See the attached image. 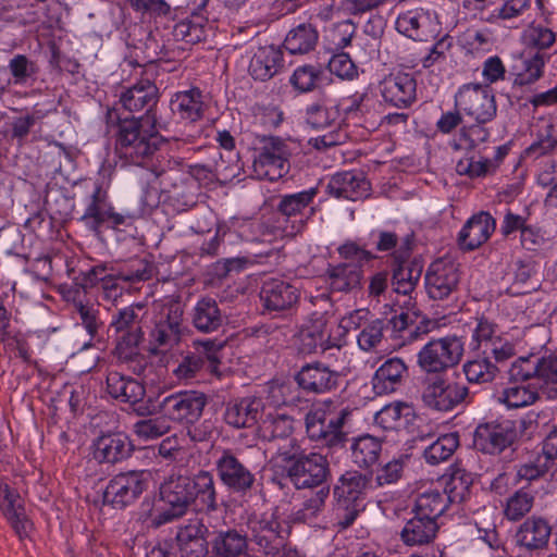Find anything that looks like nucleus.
<instances>
[{"label":"nucleus","mask_w":557,"mask_h":557,"mask_svg":"<svg viewBox=\"0 0 557 557\" xmlns=\"http://www.w3.org/2000/svg\"><path fill=\"white\" fill-rule=\"evenodd\" d=\"M161 140L146 117L120 120L115 134V151L120 158L135 165H148L159 152Z\"/></svg>","instance_id":"1"},{"label":"nucleus","mask_w":557,"mask_h":557,"mask_svg":"<svg viewBox=\"0 0 557 557\" xmlns=\"http://www.w3.org/2000/svg\"><path fill=\"white\" fill-rule=\"evenodd\" d=\"M346 409H337L331 401L315 405L306 414L308 436L327 446H336L345 438L343 425L348 416Z\"/></svg>","instance_id":"2"},{"label":"nucleus","mask_w":557,"mask_h":557,"mask_svg":"<svg viewBox=\"0 0 557 557\" xmlns=\"http://www.w3.org/2000/svg\"><path fill=\"white\" fill-rule=\"evenodd\" d=\"M463 343L456 335L428 342L417 355V364L425 373H440L459 363Z\"/></svg>","instance_id":"3"},{"label":"nucleus","mask_w":557,"mask_h":557,"mask_svg":"<svg viewBox=\"0 0 557 557\" xmlns=\"http://www.w3.org/2000/svg\"><path fill=\"white\" fill-rule=\"evenodd\" d=\"M290 149L288 144L278 137H265L262 140L252 163L253 175L258 180L276 181L287 174Z\"/></svg>","instance_id":"4"},{"label":"nucleus","mask_w":557,"mask_h":557,"mask_svg":"<svg viewBox=\"0 0 557 557\" xmlns=\"http://www.w3.org/2000/svg\"><path fill=\"white\" fill-rule=\"evenodd\" d=\"M189 476L171 475L160 486V500L163 503V510L154 516L151 523L154 527L169 523L185 515L193 503V494L189 491Z\"/></svg>","instance_id":"5"},{"label":"nucleus","mask_w":557,"mask_h":557,"mask_svg":"<svg viewBox=\"0 0 557 557\" xmlns=\"http://www.w3.org/2000/svg\"><path fill=\"white\" fill-rule=\"evenodd\" d=\"M455 108L479 124L491 122L497 113L493 90L480 84L461 86L455 96Z\"/></svg>","instance_id":"6"},{"label":"nucleus","mask_w":557,"mask_h":557,"mask_svg":"<svg viewBox=\"0 0 557 557\" xmlns=\"http://www.w3.org/2000/svg\"><path fill=\"white\" fill-rule=\"evenodd\" d=\"M184 311L180 304L163 306L149 334V350L159 354L177 345L183 334Z\"/></svg>","instance_id":"7"},{"label":"nucleus","mask_w":557,"mask_h":557,"mask_svg":"<svg viewBox=\"0 0 557 557\" xmlns=\"http://www.w3.org/2000/svg\"><path fill=\"white\" fill-rule=\"evenodd\" d=\"M337 321L327 312L311 313L299 332L300 349L306 354L318 349L339 348V338L332 334Z\"/></svg>","instance_id":"8"},{"label":"nucleus","mask_w":557,"mask_h":557,"mask_svg":"<svg viewBox=\"0 0 557 557\" xmlns=\"http://www.w3.org/2000/svg\"><path fill=\"white\" fill-rule=\"evenodd\" d=\"M143 310L144 306L141 304H133L119 310L111 321V327L121 334L117 350L125 358L136 354L138 345L144 339L140 325Z\"/></svg>","instance_id":"9"},{"label":"nucleus","mask_w":557,"mask_h":557,"mask_svg":"<svg viewBox=\"0 0 557 557\" xmlns=\"http://www.w3.org/2000/svg\"><path fill=\"white\" fill-rule=\"evenodd\" d=\"M469 394L466 384L444 377L429 380L422 392L424 405L438 411H450L465 401Z\"/></svg>","instance_id":"10"},{"label":"nucleus","mask_w":557,"mask_h":557,"mask_svg":"<svg viewBox=\"0 0 557 557\" xmlns=\"http://www.w3.org/2000/svg\"><path fill=\"white\" fill-rule=\"evenodd\" d=\"M148 479L149 473L146 471H129L116 474L110 480L104 490V503L117 508L134 503L147 490Z\"/></svg>","instance_id":"11"},{"label":"nucleus","mask_w":557,"mask_h":557,"mask_svg":"<svg viewBox=\"0 0 557 557\" xmlns=\"http://www.w3.org/2000/svg\"><path fill=\"white\" fill-rule=\"evenodd\" d=\"M207 404L203 393L185 391L166 396L160 404L163 414L169 421L194 423L202 414Z\"/></svg>","instance_id":"12"},{"label":"nucleus","mask_w":557,"mask_h":557,"mask_svg":"<svg viewBox=\"0 0 557 557\" xmlns=\"http://www.w3.org/2000/svg\"><path fill=\"white\" fill-rule=\"evenodd\" d=\"M285 470L296 488L319 486L330 473L326 457L318 453L302 455L295 462L285 466Z\"/></svg>","instance_id":"13"},{"label":"nucleus","mask_w":557,"mask_h":557,"mask_svg":"<svg viewBox=\"0 0 557 557\" xmlns=\"http://www.w3.org/2000/svg\"><path fill=\"white\" fill-rule=\"evenodd\" d=\"M251 530L256 544L268 555L278 552L289 534L288 525L277 509L263 513L252 522Z\"/></svg>","instance_id":"14"},{"label":"nucleus","mask_w":557,"mask_h":557,"mask_svg":"<svg viewBox=\"0 0 557 557\" xmlns=\"http://www.w3.org/2000/svg\"><path fill=\"white\" fill-rule=\"evenodd\" d=\"M214 465L219 479L228 488L246 493L252 487L255 475L231 449H221Z\"/></svg>","instance_id":"15"},{"label":"nucleus","mask_w":557,"mask_h":557,"mask_svg":"<svg viewBox=\"0 0 557 557\" xmlns=\"http://www.w3.org/2000/svg\"><path fill=\"white\" fill-rule=\"evenodd\" d=\"M458 282V268L446 258L433 261L425 274V288L432 299L447 298L456 289Z\"/></svg>","instance_id":"16"},{"label":"nucleus","mask_w":557,"mask_h":557,"mask_svg":"<svg viewBox=\"0 0 557 557\" xmlns=\"http://www.w3.org/2000/svg\"><path fill=\"white\" fill-rule=\"evenodd\" d=\"M395 25L400 34L417 41H429L440 32L436 17L423 9H413L399 14Z\"/></svg>","instance_id":"17"},{"label":"nucleus","mask_w":557,"mask_h":557,"mask_svg":"<svg viewBox=\"0 0 557 557\" xmlns=\"http://www.w3.org/2000/svg\"><path fill=\"white\" fill-rule=\"evenodd\" d=\"M173 117L185 124H194L203 119L208 109L206 97L198 87L174 92L169 101Z\"/></svg>","instance_id":"18"},{"label":"nucleus","mask_w":557,"mask_h":557,"mask_svg":"<svg viewBox=\"0 0 557 557\" xmlns=\"http://www.w3.org/2000/svg\"><path fill=\"white\" fill-rule=\"evenodd\" d=\"M417 84L410 73L393 72L380 84V92L386 103L407 108L416 100Z\"/></svg>","instance_id":"19"},{"label":"nucleus","mask_w":557,"mask_h":557,"mask_svg":"<svg viewBox=\"0 0 557 557\" xmlns=\"http://www.w3.org/2000/svg\"><path fill=\"white\" fill-rule=\"evenodd\" d=\"M496 221L486 211L473 214L462 226L458 234L459 247L465 251H472L486 243L495 232Z\"/></svg>","instance_id":"20"},{"label":"nucleus","mask_w":557,"mask_h":557,"mask_svg":"<svg viewBox=\"0 0 557 557\" xmlns=\"http://www.w3.org/2000/svg\"><path fill=\"white\" fill-rule=\"evenodd\" d=\"M154 176L161 191H170L183 185L189 175L184 165L166 154L158 152L148 165H145Z\"/></svg>","instance_id":"21"},{"label":"nucleus","mask_w":557,"mask_h":557,"mask_svg":"<svg viewBox=\"0 0 557 557\" xmlns=\"http://www.w3.org/2000/svg\"><path fill=\"white\" fill-rule=\"evenodd\" d=\"M299 297L296 286L280 278L265 281L260 292V299L268 311L288 310L298 302Z\"/></svg>","instance_id":"22"},{"label":"nucleus","mask_w":557,"mask_h":557,"mask_svg":"<svg viewBox=\"0 0 557 557\" xmlns=\"http://www.w3.org/2000/svg\"><path fill=\"white\" fill-rule=\"evenodd\" d=\"M513 440V431L506 424L487 422L478 425L474 432V445L486 454H498Z\"/></svg>","instance_id":"23"},{"label":"nucleus","mask_w":557,"mask_h":557,"mask_svg":"<svg viewBox=\"0 0 557 557\" xmlns=\"http://www.w3.org/2000/svg\"><path fill=\"white\" fill-rule=\"evenodd\" d=\"M82 220L94 232H99L101 225L106 222H110L113 226L125 223V216L115 212L113 206L104 196H101V188L99 186L95 189Z\"/></svg>","instance_id":"24"},{"label":"nucleus","mask_w":557,"mask_h":557,"mask_svg":"<svg viewBox=\"0 0 557 557\" xmlns=\"http://www.w3.org/2000/svg\"><path fill=\"white\" fill-rule=\"evenodd\" d=\"M0 508L16 534L22 539L28 534L32 523L26 518L21 497L15 490L0 479Z\"/></svg>","instance_id":"25"},{"label":"nucleus","mask_w":557,"mask_h":557,"mask_svg":"<svg viewBox=\"0 0 557 557\" xmlns=\"http://www.w3.org/2000/svg\"><path fill=\"white\" fill-rule=\"evenodd\" d=\"M132 453L128 437L121 432L102 434L94 442V457L100 462L115 463Z\"/></svg>","instance_id":"26"},{"label":"nucleus","mask_w":557,"mask_h":557,"mask_svg":"<svg viewBox=\"0 0 557 557\" xmlns=\"http://www.w3.org/2000/svg\"><path fill=\"white\" fill-rule=\"evenodd\" d=\"M552 534V528L548 522L541 517H530L519 527L516 533V543L518 546L529 550L544 549Z\"/></svg>","instance_id":"27"},{"label":"nucleus","mask_w":557,"mask_h":557,"mask_svg":"<svg viewBox=\"0 0 557 557\" xmlns=\"http://www.w3.org/2000/svg\"><path fill=\"white\" fill-rule=\"evenodd\" d=\"M363 272L360 265L351 262L329 264L325 278L332 292L351 293L360 289Z\"/></svg>","instance_id":"28"},{"label":"nucleus","mask_w":557,"mask_h":557,"mask_svg":"<svg viewBox=\"0 0 557 557\" xmlns=\"http://www.w3.org/2000/svg\"><path fill=\"white\" fill-rule=\"evenodd\" d=\"M327 189L335 198L356 201L368 195L369 183L361 173L346 171L333 175Z\"/></svg>","instance_id":"29"},{"label":"nucleus","mask_w":557,"mask_h":557,"mask_svg":"<svg viewBox=\"0 0 557 557\" xmlns=\"http://www.w3.org/2000/svg\"><path fill=\"white\" fill-rule=\"evenodd\" d=\"M263 404L256 397H244L230 403L225 409V422L236 429L250 428L261 418Z\"/></svg>","instance_id":"30"},{"label":"nucleus","mask_w":557,"mask_h":557,"mask_svg":"<svg viewBox=\"0 0 557 557\" xmlns=\"http://www.w3.org/2000/svg\"><path fill=\"white\" fill-rule=\"evenodd\" d=\"M337 373L320 362L306 364L296 379L300 387L308 392L325 393L337 385Z\"/></svg>","instance_id":"31"},{"label":"nucleus","mask_w":557,"mask_h":557,"mask_svg":"<svg viewBox=\"0 0 557 557\" xmlns=\"http://www.w3.org/2000/svg\"><path fill=\"white\" fill-rule=\"evenodd\" d=\"M414 247L412 234L397 235L393 231H377L375 248L380 252H388L392 262L409 261Z\"/></svg>","instance_id":"32"},{"label":"nucleus","mask_w":557,"mask_h":557,"mask_svg":"<svg viewBox=\"0 0 557 557\" xmlns=\"http://www.w3.org/2000/svg\"><path fill=\"white\" fill-rule=\"evenodd\" d=\"M283 55L278 48L270 45L259 47L249 63V73L257 81L272 78L282 67Z\"/></svg>","instance_id":"33"},{"label":"nucleus","mask_w":557,"mask_h":557,"mask_svg":"<svg viewBox=\"0 0 557 557\" xmlns=\"http://www.w3.org/2000/svg\"><path fill=\"white\" fill-rule=\"evenodd\" d=\"M407 370V364L401 358L393 357L385 360L373 374L372 386L374 392L379 395L394 392Z\"/></svg>","instance_id":"34"},{"label":"nucleus","mask_w":557,"mask_h":557,"mask_svg":"<svg viewBox=\"0 0 557 557\" xmlns=\"http://www.w3.org/2000/svg\"><path fill=\"white\" fill-rule=\"evenodd\" d=\"M370 485L367 475L358 471H347L338 480L334 487V497L336 502L345 504L363 505L362 500L366 491Z\"/></svg>","instance_id":"35"},{"label":"nucleus","mask_w":557,"mask_h":557,"mask_svg":"<svg viewBox=\"0 0 557 557\" xmlns=\"http://www.w3.org/2000/svg\"><path fill=\"white\" fill-rule=\"evenodd\" d=\"M208 529L199 521H193L177 531L176 541L182 557H203L207 552L205 534Z\"/></svg>","instance_id":"36"},{"label":"nucleus","mask_w":557,"mask_h":557,"mask_svg":"<svg viewBox=\"0 0 557 557\" xmlns=\"http://www.w3.org/2000/svg\"><path fill=\"white\" fill-rule=\"evenodd\" d=\"M158 89L149 79L140 81L120 96L123 108L129 112H139L156 104Z\"/></svg>","instance_id":"37"},{"label":"nucleus","mask_w":557,"mask_h":557,"mask_svg":"<svg viewBox=\"0 0 557 557\" xmlns=\"http://www.w3.org/2000/svg\"><path fill=\"white\" fill-rule=\"evenodd\" d=\"M106 383L109 395L123 403L136 404L145 395L141 383L115 371L108 373Z\"/></svg>","instance_id":"38"},{"label":"nucleus","mask_w":557,"mask_h":557,"mask_svg":"<svg viewBox=\"0 0 557 557\" xmlns=\"http://www.w3.org/2000/svg\"><path fill=\"white\" fill-rule=\"evenodd\" d=\"M437 531V522L414 513V516L405 523L400 532V539L407 546H421L431 543L435 539Z\"/></svg>","instance_id":"39"},{"label":"nucleus","mask_w":557,"mask_h":557,"mask_svg":"<svg viewBox=\"0 0 557 557\" xmlns=\"http://www.w3.org/2000/svg\"><path fill=\"white\" fill-rule=\"evenodd\" d=\"M540 391L530 383L509 381L498 393L497 401L508 409L522 408L533 405L539 398Z\"/></svg>","instance_id":"40"},{"label":"nucleus","mask_w":557,"mask_h":557,"mask_svg":"<svg viewBox=\"0 0 557 557\" xmlns=\"http://www.w3.org/2000/svg\"><path fill=\"white\" fill-rule=\"evenodd\" d=\"M191 322L201 333H212L219 330L223 318L218 302L210 297L200 298L193 308Z\"/></svg>","instance_id":"41"},{"label":"nucleus","mask_w":557,"mask_h":557,"mask_svg":"<svg viewBox=\"0 0 557 557\" xmlns=\"http://www.w3.org/2000/svg\"><path fill=\"white\" fill-rule=\"evenodd\" d=\"M448 505L445 493L437 488H429L417 496L413 513L437 522V519L447 510Z\"/></svg>","instance_id":"42"},{"label":"nucleus","mask_w":557,"mask_h":557,"mask_svg":"<svg viewBox=\"0 0 557 557\" xmlns=\"http://www.w3.org/2000/svg\"><path fill=\"white\" fill-rule=\"evenodd\" d=\"M412 409L405 403L395 401L385 405L375 413L374 422L384 431H399L404 429L410 417Z\"/></svg>","instance_id":"43"},{"label":"nucleus","mask_w":557,"mask_h":557,"mask_svg":"<svg viewBox=\"0 0 557 557\" xmlns=\"http://www.w3.org/2000/svg\"><path fill=\"white\" fill-rule=\"evenodd\" d=\"M318 37V32L311 24H299L285 37L284 48L290 54H305L315 47Z\"/></svg>","instance_id":"44"},{"label":"nucleus","mask_w":557,"mask_h":557,"mask_svg":"<svg viewBox=\"0 0 557 557\" xmlns=\"http://www.w3.org/2000/svg\"><path fill=\"white\" fill-rule=\"evenodd\" d=\"M472 484V473L461 467L455 466L451 468L449 478L442 493L446 494L449 504L462 503L469 497Z\"/></svg>","instance_id":"45"},{"label":"nucleus","mask_w":557,"mask_h":557,"mask_svg":"<svg viewBox=\"0 0 557 557\" xmlns=\"http://www.w3.org/2000/svg\"><path fill=\"white\" fill-rule=\"evenodd\" d=\"M247 546V537L236 530L220 531L212 541V550L219 557H238Z\"/></svg>","instance_id":"46"},{"label":"nucleus","mask_w":557,"mask_h":557,"mask_svg":"<svg viewBox=\"0 0 557 557\" xmlns=\"http://www.w3.org/2000/svg\"><path fill=\"white\" fill-rule=\"evenodd\" d=\"M293 419L282 413H268L259 425V436L268 442L287 438L293 432Z\"/></svg>","instance_id":"47"},{"label":"nucleus","mask_w":557,"mask_h":557,"mask_svg":"<svg viewBox=\"0 0 557 557\" xmlns=\"http://www.w3.org/2000/svg\"><path fill=\"white\" fill-rule=\"evenodd\" d=\"M350 449L354 462L361 468H368L379 460L382 445L376 437L362 435L354 440Z\"/></svg>","instance_id":"48"},{"label":"nucleus","mask_w":557,"mask_h":557,"mask_svg":"<svg viewBox=\"0 0 557 557\" xmlns=\"http://www.w3.org/2000/svg\"><path fill=\"white\" fill-rule=\"evenodd\" d=\"M536 381L539 391L548 399L557 397V355L537 359Z\"/></svg>","instance_id":"49"},{"label":"nucleus","mask_w":557,"mask_h":557,"mask_svg":"<svg viewBox=\"0 0 557 557\" xmlns=\"http://www.w3.org/2000/svg\"><path fill=\"white\" fill-rule=\"evenodd\" d=\"M189 491L193 494V502L199 499L203 507L209 510L216 509V492L214 480L209 471H199L193 478H189Z\"/></svg>","instance_id":"50"},{"label":"nucleus","mask_w":557,"mask_h":557,"mask_svg":"<svg viewBox=\"0 0 557 557\" xmlns=\"http://www.w3.org/2000/svg\"><path fill=\"white\" fill-rule=\"evenodd\" d=\"M496 171L497 162L482 156H465L456 164V172L471 180L486 177Z\"/></svg>","instance_id":"51"},{"label":"nucleus","mask_w":557,"mask_h":557,"mask_svg":"<svg viewBox=\"0 0 557 557\" xmlns=\"http://www.w3.org/2000/svg\"><path fill=\"white\" fill-rule=\"evenodd\" d=\"M498 342L499 332L497 325L484 317L476 319L475 326L471 333L470 347L473 350H482L486 354L490 347Z\"/></svg>","instance_id":"52"},{"label":"nucleus","mask_w":557,"mask_h":557,"mask_svg":"<svg viewBox=\"0 0 557 557\" xmlns=\"http://www.w3.org/2000/svg\"><path fill=\"white\" fill-rule=\"evenodd\" d=\"M535 496L523 488L510 495L504 506V516L507 520L516 522L531 512Z\"/></svg>","instance_id":"53"},{"label":"nucleus","mask_w":557,"mask_h":557,"mask_svg":"<svg viewBox=\"0 0 557 557\" xmlns=\"http://www.w3.org/2000/svg\"><path fill=\"white\" fill-rule=\"evenodd\" d=\"M459 445L457 433H448L440 436L424 449V458L430 465H437L447 460Z\"/></svg>","instance_id":"54"},{"label":"nucleus","mask_w":557,"mask_h":557,"mask_svg":"<svg viewBox=\"0 0 557 557\" xmlns=\"http://www.w3.org/2000/svg\"><path fill=\"white\" fill-rule=\"evenodd\" d=\"M317 194L318 188L311 187L299 193L284 195L280 200L277 209L285 216H296L301 214V212L313 201Z\"/></svg>","instance_id":"55"},{"label":"nucleus","mask_w":557,"mask_h":557,"mask_svg":"<svg viewBox=\"0 0 557 557\" xmlns=\"http://www.w3.org/2000/svg\"><path fill=\"white\" fill-rule=\"evenodd\" d=\"M522 41L536 50L549 49L556 41V33L542 24H530L522 33Z\"/></svg>","instance_id":"56"},{"label":"nucleus","mask_w":557,"mask_h":557,"mask_svg":"<svg viewBox=\"0 0 557 557\" xmlns=\"http://www.w3.org/2000/svg\"><path fill=\"white\" fill-rule=\"evenodd\" d=\"M463 372L470 383H487L494 380L497 367L487 358H475L463 364Z\"/></svg>","instance_id":"57"},{"label":"nucleus","mask_w":557,"mask_h":557,"mask_svg":"<svg viewBox=\"0 0 557 557\" xmlns=\"http://www.w3.org/2000/svg\"><path fill=\"white\" fill-rule=\"evenodd\" d=\"M330 495V487L322 486L318 491L306 496L302 507L297 511L296 519L302 522H311L323 510Z\"/></svg>","instance_id":"58"},{"label":"nucleus","mask_w":557,"mask_h":557,"mask_svg":"<svg viewBox=\"0 0 557 557\" xmlns=\"http://www.w3.org/2000/svg\"><path fill=\"white\" fill-rule=\"evenodd\" d=\"M546 59L540 52L525 57L522 61L523 69L516 75L515 86H527L535 83L543 74Z\"/></svg>","instance_id":"59"},{"label":"nucleus","mask_w":557,"mask_h":557,"mask_svg":"<svg viewBox=\"0 0 557 557\" xmlns=\"http://www.w3.org/2000/svg\"><path fill=\"white\" fill-rule=\"evenodd\" d=\"M322 73L323 71L320 66L311 64L301 65L294 71L289 83L296 90L308 92L317 87Z\"/></svg>","instance_id":"60"},{"label":"nucleus","mask_w":557,"mask_h":557,"mask_svg":"<svg viewBox=\"0 0 557 557\" xmlns=\"http://www.w3.org/2000/svg\"><path fill=\"white\" fill-rule=\"evenodd\" d=\"M171 429L165 416L137 421L133 425L135 435L141 441H152L166 434Z\"/></svg>","instance_id":"61"},{"label":"nucleus","mask_w":557,"mask_h":557,"mask_svg":"<svg viewBox=\"0 0 557 557\" xmlns=\"http://www.w3.org/2000/svg\"><path fill=\"white\" fill-rule=\"evenodd\" d=\"M392 284L394 286V290L403 295L410 294L418 282V275H414L413 270L408 264V261L392 262Z\"/></svg>","instance_id":"62"},{"label":"nucleus","mask_w":557,"mask_h":557,"mask_svg":"<svg viewBox=\"0 0 557 557\" xmlns=\"http://www.w3.org/2000/svg\"><path fill=\"white\" fill-rule=\"evenodd\" d=\"M384 323L382 320H374L366 324L357 336V343L363 351H372L381 346L384 338Z\"/></svg>","instance_id":"63"},{"label":"nucleus","mask_w":557,"mask_h":557,"mask_svg":"<svg viewBox=\"0 0 557 557\" xmlns=\"http://www.w3.org/2000/svg\"><path fill=\"white\" fill-rule=\"evenodd\" d=\"M463 46L471 53H483L492 50L494 39L491 30L483 29H468L462 36Z\"/></svg>","instance_id":"64"}]
</instances>
